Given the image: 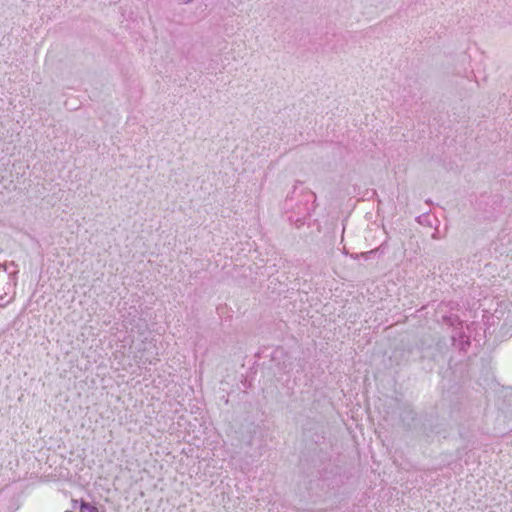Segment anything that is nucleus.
Wrapping results in <instances>:
<instances>
[{
  "label": "nucleus",
  "mask_w": 512,
  "mask_h": 512,
  "mask_svg": "<svg viewBox=\"0 0 512 512\" xmlns=\"http://www.w3.org/2000/svg\"><path fill=\"white\" fill-rule=\"evenodd\" d=\"M80 512H98V509L95 506L82 501L80 505Z\"/></svg>",
  "instance_id": "f257e3e1"
}]
</instances>
